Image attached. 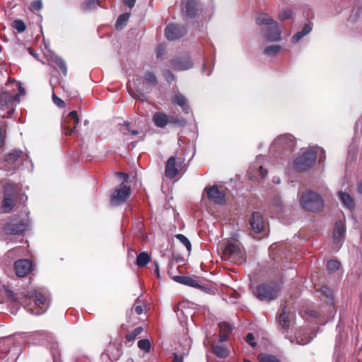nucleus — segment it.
Listing matches in <instances>:
<instances>
[{
	"mask_svg": "<svg viewBox=\"0 0 362 362\" xmlns=\"http://www.w3.org/2000/svg\"><path fill=\"white\" fill-rule=\"evenodd\" d=\"M338 196L344 206L350 210L354 208V201L349 194L340 191Z\"/></svg>",
	"mask_w": 362,
	"mask_h": 362,
	"instance_id": "a878e982",
	"label": "nucleus"
},
{
	"mask_svg": "<svg viewBox=\"0 0 362 362\" xmlns=\"http://www.w3.org/2000/svg\"><path fill=\"white\" fill-rule=\"evenodd\" d=\"M171 101L175 105L179 106L184 113L189 114L191 112V108L188 105L187 99L180 93H173Z\"/></svg>",
	"mask_w": 362,
	"mask_h": 362,
	"instance_id": "6ab92c4d",
	"label": "nucleus"
},
{
	"mask_svg": "<svg viewBox=\"0 0 362 362\" xmlns=\"http://www.w3.org/2000/svg\"><path fill=\"white\" fill-rule=\"evenodd\" d=\"M117 176L123 179V182L115 188L110 197V203L112 206H118L124 204L130 197L131 189L127 185L129 176L124 173H117Z\"/></svg>",
	"mask_w": 362,
	"mask_h": 362,
	"instance_id": "39448f33",
	"label": "nucleus"
},
{
	"mask_svg": "<svg viewBox=\"0 0 362 362\" xmlns=\"http://www.w3.org/2000/svg\"><path fill=\"white\" fill-rule=\"evenodd\" d=\"M164 52H165L164 47H163L162 46H159L158 47L157 57L158 58L161 57L164 54Z\"/></svg>",
	"mask_w": 362,
	"mask_h": 362,
	"instance_id": "680f3d73",
	"label": "nucleus"
},
{
	"mask_svg": "<svg viewBox=\"0 0 362 362\" xmlns=\"http://www.w3.org/2000/svg\"><path fill=\"white\" fill-rule=\"evenodd\" d=\"M256 23L261 26L264 38L268 42H279L281 39V31L279 24L267 13H261L256 18Z\"/></svg>",
	"mask_w": 362,
	"mask_h": 362,
	"instance_id": "f257e3e1",
	"label": "nucleus"
},
{
	"mask_svg": "<svg viewBox=\"0 0 362 362\" xmlns=\"http://www.w3.org/2000/svg\"><path fill=\"white\" fill-rule=\"evenodd\" d=\"M52 61L59 67L63 74L66 76L67 74V68L64 60L58 56H54L52 57Z\"/></svg>",
	"mask_w": 362,
	"mask_h": 362,
	"instance_id": "2f4dec72",
	"label": "nucleus"
},
{
	"mask_svg": "<svg viewBox=\"0 0 362 362\" xmlns=\"http://www.w3.org/2000/svg\"><path fill=\"white\" fill-rule=\"evenodd\" d=\"M165 174V176L170 179L175 178L178 174L177 161L174 156L170 157L167 160Z\"/></svg>",
	"mask_w": 362,
	"mask_h": 362,
	"instance_id": "5701e85b",
	"label": "nucleus"
},
{
	"mask_svg": "<svg viewBox=\"0 0 362 362\" xmlns=\"http://www.w3.org/2000/svg\"><path fill=\"white\" fill-rule=\"evenodd\" d=\"M143 331V328L141 327H138L133 329L132 332H129L126 335V339L129 341H133L135 340L136 337L139 335Z\"/></svg>",
	"mask_w": 362,
	"mask_h": 362,
	"instance_id": "ea45409f",
	"label": "nucleus"
},
{
	"mask_svg": "<svg viewBox=\"0 0 362 362\" xmlns=\"http://www.w3.org/2000/svg\"><path fill=\"white\" fill-rule=\"evenodd\" d=\"M223 255L230 261L243 262L245 259L244 253L237 243L228 242L226 244Z\"/></svg>",
	"mask_w": 362,
	"mask_h": 362,
	"instance_id": "9b49d317",
	"label": "nucleus"
},
{
	"mask_svg": "<svg viewBox=\"0 0 362 362\" xmlns=\"http://www.w3.org/2000/svg\"><path fill=\"white\" fill-rule=\"evenodd\" d=\"M170 64L173 69L178 71H186L193 67V62L188 56L173 59L171 60Z\"/></svg>",
	"mask_w": 362,
	"mask_h": 362,
	"instance_id": "dca6fc26",
	"label": "nucleus"
},
{
	"mask_svg": "<svg viewBox=\"0 0 362 362\" xmlns=\"http://www.w3.org/2000/svg\"><path fill=\"white\" fill-rule=\"evenodd\" d=\"M151 261V257L147 252H141L136 257V264L139 267H144Z\"/></svg>",
	"mask_w": 362,
	"mask_h": 362,
	"instance_id": "cd10ccee",
	"label": "nucleus"
},
{
	"mask_svg": "<svg viewBox=\"0 0 362 362\" xmlns=\"http://www.w3.org/2000/svg\"><path fill=\"white\" fill-rule=\"evenodd\" d=\"M182 10L186 18L193 19L197 14V3L195 0H182Z\"/></svg>",
	"mask_w": 362,
	"mask_h": 362,
	"instance_id": "a211bd4d",
	"label": "nucleus"
},
{
	"mask_svg": "<svg viewBox=\"0 0 362 362\" xmlns=\"http://www.w3.org/2000/svg\"><path fill=\"white\" fill-rule=\"evenodd\" d=\"M305 35L303 33V32L300 30L299 32H297L296 33H295L292 37H291V42L293 43V44H296L298 42H299L303 37H305Z\"/></svg>",
	"mask_w": 362,
	"mask_h": 362,
	"instance_id": "864d4df0",
	"label": "nucleus"
},
{
	"mask_svg": "<svg viewBox=\"0 0 362 362\" xmlns=\"http://www.w3.org/2000/svg\"><path fill=\"white\" fill-rule=\"evenodd\" d=\"M4 197L1 204V209L4 213H9L15 206L16 197L15 185L6 184L4 185Z\"/></svg>",
	"mask_w": 362,
	"mask_h": 362,
	"instance_id": "9d476101",
	"label": "nucleus"
},
{
	"mask_svg": "<svg viewBox=\"0 0 362 362\" xmlns=\"http://www.w3.org/2000/svg\"><path fill=\"white\" fill-rule=\"evenodd\" d=\"M204 192L206 194L207 198L215 204H223L225 202V193L220 191L217 185L206 186Z\"/></svg>",
	"mask_w": 362,
	"mask_h": 362,
	"instance_id": "4468645a",
	"label": "nucleus"
},
{
	"mask_svg": "<svg viewBox=\"0 0 362 362\" xmlns=\"http://www.w3.org/2000/svg\"><path fill=\"white\" fill-rule=\"evenodd\" d=\"M4 144V138L2 135V131L0 129V148H1Z\"/></svg>",
	"mask_w": 362,
	"mask_h": 362,
	"instance_id": "0e129e2a",
	"label": "nucleus"
},
{
	"mask_svg": "<svg viewBox=\"0 0 362 362\" xmlns=\"http://www.w3.org/2000/svg\"><path fill=\"white\" fill-rule=\"evenodd\" d=\"M120 131L122 132L124 134H126V132H128L133 135H136L139 133L137 130H131L129 129V123L126 122H124V125L120 128Z\"/></svg>",
	"mask_w": 362,
	"mask_h": 362,
	"instance_id": "3c124183",
	"label": "nucleus"
},
{
	"mask_svg": "<svg viewBox=\"0 0 362 362\" xmlns=\"http://www.w3.org/2000/svg\"><path fill=\"white\" fill-rule=\"evenodd\" d=\"M340 267V263L336 259H331L327 262V269L329 274H332Z\"/></svg>",
	"mask_w": 362,
	"mask_h": 362,
	"instance_id": "c9c22d12",
	"label": "nucleus"
},
{
	"mask_svg": "<svg viewBox=\"0 0 362 362\" xmlns=\"http://www.w3.org/2000/svg\"><path fill=\"white\" fill-rule=\"evenodd\" d=\"M16 274L19 277H24L32 270V263L26 259L17 260L14 264Z\"/></svg>",
	"mask_w": 362,
	"mask_h": 362,
	"instance_id": "f3484780",
	"label": "nucleus"
},
{
	"mask_svg": "<svg viewBox=\"0 0 362 362\" xmlns=\"http://www.w3.org/2000/svg\"><path fill=\"white\" fill-rule=\"evenodd\" d=\"M78 122V117L76 111H72L65 117L62 127L64 134L71 135L76 129Z\"/></svg>",
	"mask_w": 362,
	"mask_h": 362,
	"instance_id": "2eb2a0df",
	"label": "nucleus"
},
{
	"mask_svg": "<svg viewBox=\"0 0 362 362\" xmlns=\"http://www.w3.org/2000/svg\"><path fill=\"white\" fill-rule=\"evenodd\" d=\"M346 228L342 221H338L335 223L333 230V241L334 244H339L344 238Z\"/></svg>",
	"mask_w": 362,
	"mask_h": 362,
	"instance_id": "412c9836",
	"label": "nucleus"
},
{
	"mask_svg": "<svg viewBox=\"0 0 362 362\" xmlns=\"http://www.w3.org/2000/svg\"><path fill=\"white\" fill-rule=\"evenodd\" d=\"M293 316L294 313L291 309L288 308L286 305H284L282 307L278 317L279 327L287 339H288V334L292 332L290 330H291V325Z\"/></svg>",
	"mask_w": 362,
	"mask_h": 362,
	"instance_id": "6e6552de",
	"label": "nucleus"
},
{
	"mask_svg": "<svg viewBox=\"0 0 362 362\" xmlns=\"http://www.w3.org/2000/svg\"><path fill=\"white\" fill-rule=\"evenodd\" d=\"M132 83H133L134 87L136 93H131L132 96L135 99H139V98H140V97H143L144 96V90L141 88H140L139 87H136V82L134 80H133Z\"/></svg>",
	"mask_w": 362,
	"mask_h": 362,
	"instance_id": "09e8293b",
	"label": "nucleus"
},
{
	"mask_svg": "<svg viewBox=\"0 0 362 362\" xmlns=\"http://www.w3.org/2000/svg\"><path fill=\"white\" fill-rule=\"evenodd\" d=\"M358 192L362 194V180L358 184Z\"/></svg>",
	"mask_w": 362,
	"mask_h": 362,
	"instance_id": "338daca9",
	"label": "nucleus"
},
{
	"mask_svg": "<svg viewBox=\"0 0 362 362\" xmlns=\"http://www.w3.org/2000/svg\"><path fill=\"white\" fill-rule=\"evenodd\" d=\"M138 347L145 353H148L151 349V343L148 339H141L138 341Z\"/></svg>",
	"mask_w": 362,
	"mask_h": 362,
	"instance_id": "37998d69",
	"label": "nucleus"
},
{
	"mask_svg": "<svg viewBox=\"0 0 362 362\" xmlns=\"http://www.w3.org/2000/svg\"><path fill=\"white\" fill-rule=\"evenodd\" d=\"M293 12L290 9H286L281 11L279 14V18L280 21H285L292 17Z\"/></svg>",
	"mask_w": 362,
	"mask_h": 362,
	"instance_id": "49530a36",
	"label": "nucleus"
},
{
	"mask_svg": "<svg viewBox=\"0 0 362 362\" xmlns=\"http://www.w3.org/2000/svg\"><path fill=\"white\" fill-rule=\"evenodd\" d=\"M42 7V2L41 0H35L31 2L30 6V9L33 11H40Z\"/></svg>",
	"mask_w": 362,
	"mask_h": 362,
	"instance_id": "de8ad7c7",
	"label": "nucleus"
},
{
	"mask_svg": "<svg viewBox=\"0 0 362 362\" xmlns=\"http://www.w3.org/2000/svg\"><path fill=\"white\" fill-rule=\"evenodd\" d=\"M212 350L214 354L219 358H225L228 354L227 349L223 345H214L212 346Z\"/></svg>",
	"mask_w": 362,
	"mask_h": 362,
	"instance_id": "7c9ffc66",
	"label": "nucleus"
},
{
	"mask_svg": "<svg viewBox=\"0 0 362 362\" xmlns=\"http://www.w3.org/2000/svg\"><path fill=\"white\" fill-rule=\"evenodd\" d=\"M320 292L322 296L325 297V300L328 304H332L334 302V296L333 291L327 286H323L321 287Z\"/></svg>",
	"mask_w": 362,
	"mask_h": 362,
	"instance_id": "c756f323",
	"label": "nucleus"
},
{
	"mask_svg": "<svg viewBox=\"0 0 362 362\" xmlns=\"http://www.w3.org/2000/svg\"><path fill=\"white\" fill-rule=\"evenodd\" d=\"M170 117L163 112H156L153 114L152 121L156 127L165 128L169 124Z\"/></svg>",
	"mask_w": 362,
	"mask_h": 362,
	"instance_id": "4be33fe9",
	"label": "nucleus"
},
{
	"mask_svg": "<svg viewBox=\"0 0 362 362\" xmlns=\"http://www.w3.org/2000/svg\"><path fill=\"white\" fill-rule=\"evenodd\" d=\"M252 230L257 233H260L264 227V222L262 215L259 212H254L250 221Z\"/></svg>",
	"mask_w": 362,
	"mask_h": 362,
	"instance_id": "aec40b11",
	"label": "nucleus"
},
{
	"mask_svg": "<svg viewBox=\"0 0 362 362\" xmlns=\"http://www.w3.org/2000/svg\"><path fill=\"white\" fill-rule=\"evenodd\" d=\"M264 156L259 155L249 169V174L251 177L263 180L268 174V170L263 167Z\"/></svg>",
	"mask_w": 362,
	"mask_h": 362,
	"instance_id": "f8f14e48",
	"label": "nucleus"
},
{
	"mask_svg": "<svg viewBox=\"0 0 362 362\" xmlns=\"http://www.w3.org/2000/svg\"><path fill=\"white\" fill-rule=\"evenodd\" d=\"M282 201L280 198H276L273 200L271 206L270 210L272 213L275 214H279L282 211Z\"/></svg>",
	"mask_w": 362,
	"mask_h": 362,
	"instance_id": "72a5a7b5",
	"label": "nucleus"
},
{
	"mask_svg": "<svg viewBox=\"0 0 362 362\" xmlns=\"http://www.w3.org/2000/svg\"><path fill=\"white\" fill-rule=\"evenodd\" d=\"M317 160V151L314 148H302L293 163V169L304 173L313 167Z\"/></svg>",
	"mask_w": 362,
	"mask_h": 362,
	"instance_id": "7ed1b4c3",
	"label": "nucleus"
},
{
	"mask_svg": "<svg viewBox=\"0 0 362 362\" xmlns=\"http://www.w3.org/2000/svg\"><path fill=\"white\" fill-rule=\"evenodd\" d=\"M312 29H313V28H312L311 24L310 23H306L303 27L301 31L303 32V33L305 35H307L308 34H309L312 31Z\"/></svg>",
	"mask_w": 362,
	"mask_h": 362,
	"instance_id": "4d7b16f0",
	"label": "nucleus"
},
{
	"mask_svg": "<svg viewBox=\"0 0 362 362\" xmlns=\"http://www.w3.org/2000/svg\"><path fill=\"white\" fill-rule=\"evenodd\" d=\"M296 139L291 134H283L278 136L270 146V151L289 156L296 148Z\"/></svg>",
	"mask_w": 362,
	"mask_h": 362,
	"instance_id": "20e7f679",
	"label": "nucleus"
},
{
	"mask_svg": "<svg viewBox=\"0 0 362 362\" xmlns=\"http://www.w3.org/2000/svg\"><path fill=\"white\" fill-rule=\"evenodd\" d=\"M23 154L21 151H14L7 155L5 162L12 164L16 162Z\"/></svg>",
	"mask_w": 362,
	"mask_h": 362,
	"instance_id": "4c0bfd02",
	"label": "nucleus"
},
{
	"mask_svg": "<svg viewBox=\"0 0 362 362\" xmlns=\"http://www.w3.org/2000/svg\"><path fill=\"white\" fill-rule=\"evenodd\" d=\"M134 311L137 315H141L143 313L144 308L141 305H134Z\"/></svg>",
	"mask_w": 362,
	"mask_h": 362,
	"instance_id": "052dcab7",
	"label": "nucleus"
},
{
	"mask_svg": "<svg viewBox=\"0 0 362 362\" xmlns=\"http://www.w3.org/2000/svg\"><path fill=\"white\" fill-rule=\"evenodd\" d=\"M359 13H360V9L359 8H357V9H354L351 12V14L350 15L349 19H348V21L349 22H354L356 18L358 17L359 16Z\"/></svg>",
	"mask_w": 362,
	"mask_h": 362,
	"instance_id": "5fc2aeb1",
	"label": "nucleus"
},
{
	"mask_svg": "<svg viewBox=\"0 0 362 362\" xmlns=\"http://www.w3.org/2000/svg\"><path fill=\"white\" fill-rule=\"evenodd\" d=\"M175 279L177 282L189 286L194 288H198L200 289H203L204 287L199 284L198 281L196 279L185 276H177L175 277Z\"/></svg>",
	"mask_w": 362,
	"mask_h": 362,
	"instance_id": "b1692460",
	"label": "nucleus"
},
{
	"mask_svg": "<svg viewBox=\"0 0 362 362\" xmlns=\"http://www.w3.org/2000/svg\"><path fill=\"white\" fill-rule=\"evenodd\" d=\"M189 345L181 352L175 351L173 354V362H183V357L188 354Z\"/></svg>",
	"mask_w": 362,
	"mask_h": 362,
	"instance_id": "58836bf2",
	"label": "nucleus"
},
{
	"mask_svg": "<svg viewBox=\"0 0 362 362\" xmlns=\"http://www.w3.org/2000/svg\"><path fill=\"white\" fill-rule=\"evenodd\" d=\"M53 103L59 107L63 108L65 107V103L63 100L59 98L54 92L52 93Z\"/></svg>",
	"mask_w": 362,
	"mask_h": 362,
	"instance_id": "8fccbe9b",
	"label": "nucleus"
},
{
	"mask_svg": "<svg viewBox=\"0 0 362 362\" xmlns=\"http://www.w3.org/2000/svg\"><path fill=\"white\" fill-rule=\"evenodd\" d=\"M175 238L181 243H182L187 250L189 252H191L192 250V245H191V243L190 241L189 240V239L185 236L183 234H177L175 235Z\"/></svg>",
	"mask_w": 362,
	"mask_h": 362,
	"instance_id": "a19ab883",
	"label": "nucleus"
},
{
	"mask_svg": "<svg viewBox=\"0 0 362 362\" xmlns=\"http://www.w3.org/2000/svg\"><path fill=\"white\" fill-rule=\"evenodd\" d=\"M16 95H13L6 91L0 93V110L3 112L0 114L2 117H10L13 111V103L16 98Z\"/></svg>",
	"mask_w": 362,
	"mask_h": 362,
	"instance_id": "1a4fd4ad",
	"label": "nucleus"
},
{
	"mask_svg": "<svg viewBox=\"0 0 362 362\" xmlns=\"http://www.w3.org/2000/svg\"><path fill=\"white\" fill-rule=\"evenodd\" d=\"M300 204L306 211L317 212L322 208L324 200L317 192L308 190L301 195Z\"/></svg>",
	"mask_w": 362,
	"mask_h": 362,
	"instance_id": "423d86ee",
	"label": "nucleus"
},
{
	"mask_svg": "<svg viewBox=\"0 0 362 362\" xmlns=\"http://www.w3.org/2000/svg\"><path fill=\"white\" fill-rule=\"evenodd\" d=\"M258 360L260 362H281L276 356L264 353H262L258 355Z\"/></svg>",
	"mask_w": 362,
	"mask_h": 362,
	"instance_id": "f704fd0d",
	"label": "nucleus"
},
{
	"mask_svg": "<svg viewBox=\"0 0 362 362\" xmlns=\"http://www.w3.org/2000/svg\"><path fill=\"white\" fill-rule=\"evenodd\" d=\"M290 341L292 342V343H295L296 342L297 344H301V345H305V344H307L310 340H306V341H303V339H301L300 341H299L297 337H294V338H291L290 339Z\"/></svg>",
	"mask_w": 362,
	"mask_h": 362,
	"instance_id": "bf43d9fd",
	"label": "nucleus"
},
{
	"mask_svg": "<svg viewBox=\"0 0 362 362\" xmlns=\"http://www.w3.org/2000/svg\"><path fill=\"white\" fill-rule=\"evenodd\" d=\"M279 286L274 284H262L254 291L255 295L261 300L271 301L277 295Z\"/></svg>",
	"mask_w": 362,
	"mask_h": 362,
	"instance_id": "0eeeda50",
	"label": "nucleus"
},
{
	"mask_svg": "<svg viewBox=\"0 0 362 362\" xmlns=\"http://www.w3.org/2000/svg\"><path fill=\"white\" fill-rule=\"evenodd\" d=\"M273 182L279 185L281 183V179L279 177H274L273 178Z\"/></svg>",
	"mask_w": 362,
	"mask_h": 362,
	"instance_id": "69168bd1",
	"label": "nucleus"
},
{
	"mask_svg": "<svg viewBox=\"0 0 362 362\" xmlns=\"http://www.w3.org/2000/svg\"><path fill=\"white\" fill-rule=\"evenodd\" d=\"M220 335L219 340L221 341H226L228 336L232 332V327L228 322H221L219 324Z\"/></svg>",
	"mask_w": 362,
	"mask_h": 362,
	"instance_id": "bb28decb",
	"label": "nucleus"
},
{
	"mask_svg": "<svg viewBox=\"0 0 362 362\" xmlns=\"http://www.w3.org/2000/svg\"><path fill=\"white\" fill-rule=\"evenodd\" d=\"M165 33L168 40L173 41L183 37L186 34V28L183 25L170 23L166 26Z\"/></svg>",
	"mask_w": 362,
	"mask_h": 362,
	"instance_id": "ddd939ff",
	"label": "nucleus"
},
{
	"mask_svg": "<svg viewBox=\"0 0 362 362\" xmlns=\"http://www.w3.org/2000/svg\"><path fill=\"white\" fill-rule=\"evenodd\" d=\"M27 226L23 222L16 223H9L6 227V231L8 233L19 234L26 230Z\"/></svg>",
	"mask_w": 362,
	"mask_h": 362,
	"instance_id": "393cba45",
	"label": "nucleus"
},
{
	"mask_svg": "<svg viewBox=\"0 0 362 362\" xmlns=\"http://www.w3.org/2000/svg\"><path fill=\"white\" fill-rule=\"evenodd\" d=\"M136 1V0H123V4L129 9H132L134 6Z\"/></svg>",
	"mask_w": 362,
	"mask_h": 362,
	"instance_id": "13d9d810",
	"label": "nucleus"
},
{
	"mask_svg": "<svg viewBox=\"0 0 362 362\" xmlns=\"http://www.w3.org/2000/svg\"><path fill=\"white\" fill-rule=\"evenodd\" d=\"M170 119H169V124L174 126H177L180 127H185L187 124V120L183 117H177L174 116H170Z\"/></svg>",
	"mask_w": 362,
	"mask_h": 362,
	"instance_id": "e433bc0d",
	"label": "nucleus"
},
{
	"mask_svg": "<svg viewBox=\"0 0 362 362\" xmlns=\"http://www.w3.org/2000/svg\"><path fill=\"white\" fill-rule=\"evenodd\" d=\"M132 314H133V308H132V309H130V310H128L127 311V316L128 317H131V315H132Z\"/></svg>",
	"mask_w": 362,
	"mask_h": 362,
	"instance_id": "774afa93",
	"label": "nucleus"
},
{
	"mask_svg": "<svg viewBox=\"0 0 362 362\" xmlns=\"http://www.w3.org/2000/svg\"><path fill=\"white\" fill-rule=\"evenodd\" d=\"M130 17L129 13H124L119 16L115 26L117 30H122L127 23Z\"/></svg>",
	"mask_w": 362,
	"mask_h": 362,
	"instance_id": "c85d7f7f",
	"label": "nucleus"
},
{
	"mask_svg": "<svg viewBox=\"0 0 362 362\" xmlns=\"http://www.w3.org/2000/svg\"><path fill=\"white\" fill-rule=\"evenodd\" d=\"M13 27L17 30L19 33H23L26 29V25L24 22L21 20L14 21L13 23Z\"/></svg>",
	"mask_w": 362,
	"mask_h": 362,
	"instance_id": "c03bdc74",
	"label": "nucleus"
},
{
	"mask_svg": "<svg viewBox=\"0 0 362 362\" xmlns=\"http://www.w3.org/2000/svg\"><path fill=\"white\" fill-rule=\"evenodd\" d=\"M144 79L152 86L158 84V80L156 75L152 71H146L144 74Z\"/></svg>",
	"mask_w": 362,
	"mask_h": 362,
	"instance_id": "79ce46f5",
	"label": "nucleus"
},
{
	"mask_svg": "<svg viewBox=\"0 0 362 362\" xmlns=\"http://www.w3.org/2000/svg\"><path fill=\"white\" fill-rule=\"evenodd\" d=\"M162 74H163L164 78L169 83H171L173 81H175V76L173 74V73L169 69L163 70Z\"/></svg>",
	"mask_w": 362,
	"mask_h": 362,
	"instance_id": "a18cd8bd",
	"label": "nucleus"
},
{
	"mask_svg": "<svg viewBox=\"0 0 362 362\" xmlns=\"http://www.w3.org/2000/svg\"><path fill=\"white\" fill-rule=\"evenodd\" d=\"M245 341L249 344L252 347H255L257 344L255 341V337L252 333H247L245 337Z\"/></svg>",
	"mask_w": 362,
	"mask_h": 362,
	"instance_id": "603ef678",
	"label": "nucleus"
},
{
	"mask_svg": "<svg viewBox=\"0 0 362 362\" xmlns=\"http://www.w3.org/2000/svg\"><path fill=\"white\" fill-rule=\"evenodd\" d=\"M355 132L356 134H358V133L362 134V117L358 119V120L356 122Z\"/></svg>",
	"mask_w": 362,
	"mask_h": 362,
	"instance_id": "6e6d98bb",
	"label": "nucleus"
},
{
	"mask_svg": "<svg viewBox=\"0 0 362 362\" xmlns=\"http://www.w3.org/2000/svg\"><path fill=\"white\" fill-rule=\"evenodd\" d=\"M153 267L154 272L157 274V276L159 277L160 273H159V266H158V262H154Z\"/></svg>",
	"mask_w": 362,
	"mask_h": 362,
	"instance_id": "e2e57ef3",
	"label": "nucleus"
},
{
	"mask_svg": "<svg viewBox=\"0 0 362 362\" xmlns=\"http://www.w3.org/2000/svg\"><path fill=\"white\" fill-rule=\"evenodd\" d=\"M281 49V47L279 45H273L267 46L264 49V54L268 57L276 56Z\"/></svg>",
	"mask_w": 362,
	"mask_h": 362,
	"instance_id": "473e14b6",
	"label": "nucleus"
},
{
	"mask_svg": "<svg viewBox=\"0 0 362 362\" xmlns=\"http://www.w3.org/2000/svg\"><path fill=\"white\" fill-rule=\"evenodd\" d=\"M26 298L30 300L26 305V309L33 315H40L45 313L49 307V297L38 290L28 292Z\"/></svg>",
	"mask_w": 362,
	"mask_h": 362,
	"instance_id": "f03ea898",
	"label": "nucleus"
}]
</instances>
